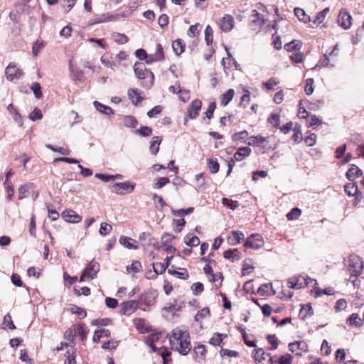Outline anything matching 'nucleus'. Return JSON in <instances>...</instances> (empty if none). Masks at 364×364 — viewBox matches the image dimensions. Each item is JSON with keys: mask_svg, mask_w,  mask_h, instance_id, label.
I'll return each instance as SVG.
<instances>
[{"mask_svg": "<svg viewBox=\"0 0 364 364\" xmlns=\"http://www.w3.org/2000/svg\"><path fill=\"white\" fill-rule=\"evenodd\" d=\"M205 41L208 46H210L213 43V29L210 26H207V27L205 28Z\"/></svg>", "mask_w": 364, "mask_h": 364, "instance_id": "nucleus-48", "label": "nucleus"}, {"mask_svg": "<svg viewBox=\"0 0 364 364\" xmlns=\"http://www.w3.org/2000/svg\"><path fill=\"white\" fill-rule=\"evenodd\" d=\"M295 282L296 284H299L301 285V289L304 287L309 286V283L307 282L308 279L311 280V278L309 277H303V276H296L294 277Z\"/></svg>", "mask_w": 364, "mask_h": 364, "instance_id": "nucleus-52", "label": "nucleus"}, {"mask_svg": "<svg viewBox=\"0 0 364 364\" xmlns=\"http://www.w3.org/2000/svg\"><path fill=\"white\" fill-rule=\"evenodd\" d=\"M269 287L271 288L272 291V294H275V291H274L271 283L262 284L257 290L258 294L261 296L269 295L270 293L269 292Z\"/></svg>", "mask_w": 364, "mask_h": 364, "instance_id": "nucleus-37", "label": "nucleus"}, {"mask_svg": "<svg viewBox=\"0 0 364 364\" xmlns=\"http://www.w3.org/2000/svg\"><path fill=\"white\" fill-rule=\"evenodd\" d=\"M139 306V301L136 300H130L122 302L120 304V314L122 315H131Z\"/></svg>", "mask_w": 364, "mask_h": 364, "instance_id": "nucleus-9", "label": "nucleus"}, {"mask_svg": "<svg viewBox=\"0 0 364 364\" xmlns=\"http://www.w3.org/2000/svg\"><path fill=\"white\" fill-rule=\"evenodd\" d=\"M250 154V148L247 146L239 148L234 154V159H232L228 161V169L227 171V176H229L231 173L233 166H235V161H240L245 157L249 156Z\"/></svg>", "mask_w": 364, "mask_h": 364, "instance_id": "nucleus-5", "label": "nucleus"}, {"mask_svg": "<svg viewBox=\"0 0 364 364\" xmlns=\"http://www.w3.org/2000/svg\"><path fill=\"white\" fill-rule=\"evenodd\" d=\"M162 137L160 136H155L152 138L151 142H150V152L156 155L159 150V146L161 143Z\"/></svg>", "mask_w": 364, "mask_h": 364, "instance_id": "nucleus-23", "label": "nucleus"}, {"mask_svg": "<svg viewBox=\"0 0 364 364\" xmlns=\"http://www.w3.org/2000/svg\"><path fill=\"white\" fill-rule=\"evenodd\" d=\"M184 240L186 245L191 247L198 246L200 244V240L197 236L190 237L189 235H186Z\"/></svg>", "mask_w": 364, "mask_h": 364, "instance_id": "nucleus-40", "label": "nucleus"}, {"mask_svg": "<svg viewBox=\"0 0 364 364\" xmlns=\"http://www.w3.org/2000/svg\"><path fill=\"white\" fill-rule=\"evenodd\" d=\"M223 334L215 333L213 334L210 340V343L213 346H220L223 341ZM224 337H227V335H224Z\"/></svg>", "mask_w": 364, "mask_h": 364, "instance_id": "nucleus-45", "label": "nucleus"}, {"mask_svg": "<svg viewBox=\"0 0 364 364\" xmlns=\"http://www.w3.org/2000/svg\"><path fill=\"white\" fill-rule=\"evenodd\" d=\"M4 185L8 193V198L9 200H11L14 194L12 182L10 180H5Z\"/></svg>", "mask_w": 364, "mask_h": 364, "instance_id": "nucleus-57", "label": "nucleus"}, {"mask_svg": "<svg viewBox=\"0 0 364 364\" xmlns=\"http://www.w3.org/2000/svg\"><path fill=\"white\" fill-rule=\"evenodd\" d=\"M112 37H113L114 41L119 44H124L128 41L127 36L123 33H114L112 35Z\"/></svg>", "mask_w": 364, "mask_h": 364, "instance_id": "nucleus-47", "label": "nucleus"}, {"mask_svg": "<svg viewBox=\"0 0 364 364\" xmlns=\"http://www.w3.org/2000/svg\"><path fill=\"white\" fill-rule=\"evenodd\" d=\"M3 324L5 325L9 329L13 330L16 328V326L12 321L11 316L9 314L4 316Z\"/></svg>", "mask_w": 364, "mask_h": 364, "instance_id": "nucleus-62", "label": "nucleus"}, {"mask_svg": "<svg viewBox=\"0 0 364 364\" xmlns=\"http://www.w3.org/2000/svg\"><path fill=\"white\" fill-rule=\"evenodd\" d=\"M313 84H314V80L312 78H308L306 80L304 91L307 95H310L313 93V92L314 90Z\"/></svg>", "mask_w": 364, "mask_h": 364, "instance_id": "nucleus-59", "label": "nucleus"}, {"mask_svg": "<svg viewBox=\"0 0 364 364\" xmlns=\"http://www.w3.org/2000/svg\"><path fill=\"white\" fill-rule=\"evenodd\" d=\"M7 109L11 115H12L15 122H16L20 127H23V121L21 115L18 113V110L14 107L13 104H9L7 107Z\"/></svg>", "mask_w": 364, "mask_h": 364, "instance_id": "nucleus-24", "label": "nucleus"}, {"mask_svg": "<svg viewBox=\"0 0 364 364\" xmlns=\"http://www.w3.org/2000/svg\"><path fill=\"white\" fill-rule=\"evenodd\" d=\"M164 58L163 47L161 44H157L155 53L149 55L148 64L162 60Z\"/></svg>", "mask_w": 364, "mask_h": 364, "instance_id": "nucleus-17", "label": "nucleus"}, {"mask_svg": "<svg viewBox=\"0 0 364 364\" xmlns=\"http://www.w3.org/2000/svg\"><path fill=\"white\" fill-rule=\"evenodd\" d=\"M135 184L129 181L114 183L112 186V192L119 195H124L132 193L134 189Z\"/></svg>", "mask_w": 364, "mask_h": 364, "instance_id": "nucleus-6", "label": "nucleus"}, {"mask_svg": "<svg viewBox=\"0 0 364 364\" xmlns=\"http://www.w3.org/2000/svg\"><path fill=\"white\" fill-rule=\"evenodd\" d=\"M31 184H24L18 188V199L22 200L24 198L28 197L29 194V190L31 188Z\"/></svg>", "mask_w": 364, "mask_h": 364, "instance_id": "nucleus-36", "label": "nucleus"}, {"mask_svg": "<svg viewBox=\"0 0 364 364\" xmlns=\"http://www.w3.org/2000/svg\"><path fill=\"white\" fill-rule=\"evenodd\" d=\"M134 72L137 78L144 80L149 78V83L151 85L154 80L153 73L146 69L144 63L136 62L134 65Z\"/></svg>", "mask_w": 364, "mask_h": 364, "instance_id": "nucleus-4", "label": "nucleus"}, {"mask_svg": "<svg viewBox=\"0 0 364 364\" xmlns=\"http://www.w3.org/2000/svg\"><path fill=\"white\" fill-rule=\"evenodd\" d=\"M251 18L250 26L254 31L260 28L264 24V18L262 14L255 9L252 11Z\"/></svg>", "mask_w": 364, "mask_h": 364, "instance_id": "nucleus-11", "label": "nucleus"}, {"mask_svg": "<svg viewBox=\"0 0 364 364\" xmlns=\"http://www.w3.org/2000/svg\"><path fill=\"white\" fill-rule=\"evenodd\" d=\"M172 259V257H167L164 263H156L153 264V268L154 269V277H156L158 274H162L166 271L168 268L170 260Z\"/></svg>", "mask_w": 364, "mask_h": 364, "instance_id": "nucleus-21", "label": "nucleus"}, {"mask_svg": "<svg viewBox=\"0 0 364 364\" xmlns=\"http://www.w3.org/2000/svg\"><path fill=\"white\" fill-rule=\"evenodd\" d=\"M182 304L178 302L177 300H173V302H168L163 308L162 311L164 315L166 313H171L174 315L177 311L181 309Z\"/></svg>", "mask_w": 364, "mask_h": 364, "instance_id": "nucleus-15", "label": "nucleus"}, {"mask_svg": "<svg viewBox=\"0 0 364 364\" xmlns=\"http://www.w3.org/2000/svg\"><path fill=\"white\" fill-rule=\"evenodd\" d=\"M128 96L132 100V102L136 105L142 100L140 96L139 90L138 89L131 88L128 90Z\"/></svg>", "mask_w": 364, "mask_h": 364, "instance_id": "nucleus-27", "label": "nucleus"}, {"mask_svg": "<svg viewBox=\"0 0 364 364\" xmlns=\"http://www.w3.org/2000/svg\"><path fill=\"white\" fill-rule=\"evenodd\" d=\"M223 257L225 259L232 260V262L241 259L240 252L237 249H229L225 251L223 253Z\"/></svg>", "mask_w": 364, "mask_h": 364, "instance_id": "nucleus-22", "label": "nucleus"}, {"mask_svg": "<svg viewBox=\"0 0 364 364\" xmlns=\"http://www.w3.org/2000/svg\"><path fill=\"white\" fill-rule=\"evenodd\" d=\"M266 141V138L262 136H252L247 139L245 143L249 146H259Z\"/></svg>", "mask_w": 364, "mask_h": 364, "instance_id": "nucleus-25", "label": "nucleus"}, {"mask_svg": "<svg viewBox=\"0 0 364 364\" xmlns=\"http://www.w3.org/2000/svg\"><path fill=\"white\" fill-rule=\"evenodd\" d=\"M100 264L92 259L87 264L82 271L80 278V282H83L85 279L90 280L94 279L97 277V273L100 272Z\"/></svg>", "mask_w": 364, "mask_h": 364, "instance_id": "nucleus-3", "label": "nucleus"}, {"mask_svg": "<svg viewBox=\"0 0 364 364\" xmlns=\"http://www.w3.org/2000/svg\"><path fill=\"white\" fill-rule=\"evenodd\" d=\"M294 14L297 16L300 21L304 23H308L311 21L309 16L306 15L304 10L301 8H295Z\"/></svg>", "mask_w": 364, "mask_h": 364, "instance_id": "nucleus-33", "label": "nucleus"}, {"mask_svg": "<svg viewBox=\"0 0 364 364\" xmlns=\"http://www.w3.org/2000/svg\"><path fill=\"white\" fill-rule=\"evenodd\" d=\"M346 268L351 277H357L360 275L363 271V262L360 257L356 255H350L346 262Z\"/></svg>", "mask_w": 364, "mask_h": 364, "instance_id": "nucleus-2", "label": "nucleus"}, {"mask_svg": "<svg viewBox=\"0 0 364 364\" xmlns=\"http://www.w3.org/2000/svg\"><path fill=\"white\" fill-rule=\"evenodd\" d=\"M264 240L259 234H252L247 237L245 247L254 250H259L264 245Z\"/></svg>", "mask_w": 364, "mask_h": 364, "instance_id": "nucleus-8", "label": "nucleus"}, {"mask_svg": "<svg viewBox=\"0 0 364 364\" xmlns=\"http://www.w3.org/2000/svg\"><path fill=\"white\" fill-rule=\"evenodd\" d=\"M321 67H334V64H331L328 56L324 55L323 58L318 61L314 68L318 69Z\"/></svg>", "mask_w": 364, "mask_h": 364, "instance_id": "nucleus-41", "label": "nucleus"}, {"mask_svg": "<svg viewBox=\"0 0 364 364\" xmlns=\"http://www.w3.org/2000/svg\"><path fill=\"white\" fill-rule=\"evenodd\" d=\"M23 71L18 68L15 64L11 63L6 68L5 75L8 80L12 81L14 79H19L23 76Z\"/></svg>", "mask_w": 364, "mask_h": 364, "instance_id": "nucleus-10", "label": "nucleus"}, {"mask_svg": "<svg viewBox=\"0 0 364 364\" xmlns=\"http://www.w3.org/2000/svg\"><path fill=\"white\" fill-rule=\"evenodd\" d=\"M202 107V102L200 100H193L188 107L187 115L190 119H196L199 115Z\"/></svg>", "mask_w": 364, "mask_h": 364, "instance_id": "nucleus-12", "label": "nucleus"}, {"mask_svg": "<svg viewBox=\"0 0 364 364\" xmlns=\"http://www.w3.org/2000/svg\"><path fill=\"white\" fill-rule=\"evenodd\" d=\"M75 328H70L68 330H67L65 333L64 338L65 340L69 341V343H65L64 344L61 343V347L58 348V350H60L63 349V346L68 347L71 346L73 347V345L74 344V339L75 336Z\"/></svg>", "mask_w": 364, "mask_h": 364, "instance_id": "nucleus-19", "label": "nucleus"}, {"mask_svg": "<svg viewBox=\"0 0 364 364\" xmlns=\"http://www.w3.org/2000/svg\"><path fill=\"white\" fill-rule=\"evenodd\" d=\"M62 215L65 221L70 223H78L82 220L81 216L72 210H66L63 212Z\"/></svg>", "mask_w": 364, "mask_h": 364, "instance_id": "nucleus-16", "label": "nucleus"}, {"mask_svg": "<svg viewBox=\"0 0 364 364\" xmlns=\"http://www.w3.org/2000/svg\"><path fill=\"white\" fill-rule=\"evenodd\" d=\"M119 242L123 246L126 247L129 249H137V246L134 245V242H136L135 240H133L130 237L121 236L119 238Z\"/></svg>", "mask_w": 364, "mask_h": 364, "instance_id": "nucleus-30", "label": "nucleus"}, {"mask_svg": "<svg viewBox=\"0 0 364 364\" xmlns=\"http://www.w3.org/2000/svg\"><path fill=\"white\" fill-rule=\"evenodd\" d=\"M362 175V170L354 164L351 165V167L346 172V177L350 181H353L354 180L361 176Z\"/></svg>", "mask_w": 364, "mask_h": 364, "instance_id": "nucleus-20", "label": "nucleus"}, {"mask_svg": "<svg viewBox=\"0 0 364 364\" xmlns=\"http://www.w3.org/2000/svg\"><path fill=\"white\" fill-rule=\"evenodd\" d=\"M94 106L97 111L107 115L114 113L112 109L107 105H104L97 101L94 102Z\"/></svg>", "mask_w": 364, "mask_h": 364, "instance_id": "nucleus-31", "label": "nucleus"}, {"mask_svg": "<svg viewBox=\"0 0 364 364\" xmlns=\"http://www.w3.org/2000/svg\"><path fill=\"white\" fill-rule=\"evenodd\" d=\"M42 117L41 110L38 108H35L29 114V119L32 121L41 119Z\"/></svg>", "mask_w": 364, "mask_h": 364, "instance_id": "nucleus-54", "label": "nucleus"}, {"mask_svg": "<svg viewBox=\"0 0 364 364\" xmlns=\"http://www.w3.org/2000/svg\"><path fill=\"white\" fill-rule=\"evenodd\" d=\"M208 167L209 171L212 173H216L219 171V164L216 159H208Z\"/></svg>", "mask_w": 364, "mask_h": 364, "instance_id": "nucleus-42", "label": "nucleus"}, {"mask_svg": "<svg viewBox=\"0 0 364 364\" xmlns=\"http://www.w3.org/2000/svg\"><path fill=\"white\" fill-rule=\"evenodd\" d=\"M348 322L350 326L355 327H361L363 326V320L359 317L358 314H352L348 318Z\"/></svg>", "mask_w": 364, "mask_h": 364, "instance_id": "nucleus-34", "label": "nucleus"}, {"mask_svg": "<svg viewBox=\"0 0 364 364\" xmlns=\"http://www.w3.org/2000/svg\"><path fill=\"white\" fill-rule=\"evenodd\" d=\"M46 44L41 39L38 38L33 44L32 48V53L34 56H37L39 52L45 47Z\"/></svg>", "mask_w": 364, "mask_h": 364, "instance_id": "nucleus-38", "label": "nucleus"}, {"mask_svg": "<svg viewBox=\"0 0 364 364\" xmlns=\"http://www.w3.org/2000/svg\"><path fill=\"white\" fill-rule=\"evenodd\" d=\"M194 208L190 207L187 209H180V210H172V213L175 216H183L185 215L191 213L193 212Z\"/></svg>", "mask_w": 364, "mask_h": 364, "instance_id": "nucleus-56", "label": "nucleus"}, {"mask_svg": "<svg viewBox=\"0 0 364 364\" xmlns=\"http://www.w3.org/2000/svg\"><path fill=\"white\" fill-rule=\"evenodd\" d=\"M301 42L297 40H294L284 45V49L288 52H292L294 50L298 51L301 48Z\"/></svg>", "mask_w": 364, "mask_h": 364, "instance_id": "nucleus-29", "label": "nucleus"}, {"mask_svg": "<svg viewBox=\"0 0 364 364\" xmlns=\"http://www.w3.org/2000/svg\"><path fill=\"white\" fill-rule=\"evenodd\" d=\"M289 349L291 352L294 353L296 355H301V353L297 352L298 350L306 352L308 350V345L305 341H296L289 344Z\"/></svg>", "mask_w": 364, "mask_h": 364, "instance_id": "nucleus-13", "label": "nucleus"}, {"mask_svg": "<svg viewBox=\"0 0 364 364\" xmlns=\"http://www.w3.org/2000/svg\"><path fill=\"white\" fill-rule=\"evenodd\" d=\"M234 23V18L231 15L225 14L221 20L220 28L224 32H229L233 28Z\"/></svg>", "mask_w": 364, "mask_h": 364, "instance_id": "nucleus-14", "label": "nucleus"}, {"mask_svg": "<svg viewBox=\"0 0 364 364\" xmlns=\"http://www.w3.org/2000/svg\"><path fill=\"white\" fill-rule=\"evenodd\" d=\"M188 338L189 335L187 331H182L178 328L173 329L169 338L171 349L182 355H187L191 350Z\"/></svg>", "mask_w": 364, "mask_h": 364, "instance_id": "nucleus-1", "label": "nucleus"}, {"mask_svg": "<svg viewBox=\"0 0 364 364\" xmlns=\"http://www.w3.org/2000/svg\"><path fill=\"white\" fill-rule=\"evenodd\" d=\"M168 272L171 274L176 276L179 279H186L188 278V273L186 269H183V272L178 271H172L171 269H168Z\"/></svg>", "mask_w": 364, "mask_h": 364, "instance_id": "nucleus-53", "label": "nucleus"}, {"mask_svg": "<svg viewBox=\"0 0 364 364\" xmlns=\"http://www.w3.org/2000/svg\"><path fill=\"white\" fill-rule=\"evenodd\" d=\"M292 360V356L290 354H286L284 355H282L279 360V364H291Z\"/></svg>", "mask_w": 364, "mask_h": 364, "instance_id": "nucleus-64", "label": "nucleus"}, {"mask_svg": "<svg viewBox=\"0 0 364 364\" xmlns=\"http://www.w3.org/2000/svg\"><path fill=\"white\" fill-rule=\"evenodd\" d=\"M235 91L233 89H229L225 94L221 97V105L226 106L233 98Z\"/></svg>", "mask_w": 364, "mask_h": 364, "instance_id": "nucleus-35", "label": "nucleus"}, {"mask_svg": "<svg viewBox=\"0 0 364 364\" xmlns=\"http://www.w3.org/2000/svg\"><path fill=\"white\" fill-rule=\"evenodd\" d=\"M245 239V235L241 231H232L228 237V241L231 245H235L241 242Z\"/></svg>", "mask_w": 364, "mask_h": 364, "instance_id": "nucleus-18", "label": "nucleus"}, {"mask_svg": "<svg viewBox=\"0 0 364 364\" xmlns=\"http://www.w3.org/2000/svg\"><path fill=\"white\" fill-rule=\"evenodd\" d=\"M194 353L196 355L201 359L205 358V355L206 353V350L205 346L199 345L194 348Z\"/></svg>", "mask_w": 364, "mask_h": 364, "instance_id": "nucleus-55", "label": "nucleus"}, {"mask_svg": "<svg viewBox=\"0 0 364 364\" xmlns=\"http://www.w3.org/2000/svg\"><path fill=\"white\" fill-rule=\"evenodd\" d=\"M70 71L73 75L74 78L76 80L80 79L82 75V73L81 70H79L77 68H75L73 65L71 63V60H70V65H69Z\"/></svg>", "mask_w": 364, "mask_h": 364, "instance_id": "nucleus-61", "label": "nucleus"}, {"mask_svg": "<svg viewBox=\"0 0 364 364\" xmlns=\"http://www.w3.org/2000/svg\"><path fill=\"white\" fill-rule=\"evenodd\" d=\"M172 48L175 54L180 55L184 51L185 44L181 39H177L173 42Z\"/></svg>", "mask_w": 364, "mask_h": 364, "instance_id": "nucleus-32", "label": "nucleus"}, {"mask_svg": "<svg viewBox=\"0 0 364 364\" xmlns=\"http://www.w3.org/2000/svg\"><path fill=\"white\" fill-rule=\"evenodd\" d=\"M301 210L298 208H294L287 213V218L289 220H293L297 219L301 215Z\"/></svg>", "mask_w": 364, "mask_h": 364, "instance_id": "nucleus-49", "label": "nucleus"}, {"mask_svg": "<svg viewBox=\"0 0 364 364\" xmlns=\"http://www.w3.org/2000/svg\"><path fill=\"white\" fill-rule=\"evenodd\" d=\"M112 225H110L109 224H108L107 223H102L100 224L99 233L101 235L105 236V235L109 234L112 231Z\"/></svg>", "mask_w": 364, "mask_h": 364, "instance_id": "nucleus-50", "label": "nucleus"}, {"mask_svg": "<svg viewBox=\"0 0 364 364\" xmlns=\"http://www.w3.org/2000/svg\"><path fill=\"white\" fill-rule=\"evenodd\" d=\"M141 267L142 266L140 262L134 261L130 266L127 267V269L128 272H139Z\"/></svg>", "mask_w": 364, "mask_h": 364, "instance_id": "nucleus-60", "label": "nucleus"}, {"mask_svg": "<svg viewBox=\"0 0 364 364\" xmlns=\"http://www.w3.org/2000/svg\"><path fill=\"white\" fill-rule=\"evenodd\" d=\"M135 133L142 136H149L152 134V129L147 126H142L140 129L135 130Z\"/></svg>", "mask_w": 364, "mask_h": 364, "instance_id": "nucleus-44", "label": "nucleus"}, {"mask_svg": "<svg viewBox=\"0 0 364 364\" xmlns=\"http://www.w3.org/2000/svg\"><path fill=\"white\" fill-rule=\"evenodd\" d=\"M338 24L343 29H349L352 25V17L346 9H341L337 18Z\"/></svg>", "mask_w": 364, "mask_h": 364, "instance_id": "nucleus-7", "label": "nucleus"}, {"mask_svg": "<svg viewBox=\"0 0 364 364\" xmlns=\"http://www.w3.org/2000/svg\"><path fill=\"white\" fill-rule=\"evenodd\" d=\"M222 203L225 206H226V207H228V208H230V209H232L233 210L237 209L238 208V206H239V203H238L237 201L232 200H230V199H228V198H223Z\"/></svg>", "mask_w": 364, "mask_h": 364, "instance_id": "nucleus-46", "label": "nucleus"}, {"mask_svg": "<svg viewBox=\"0 0 364 364\" xmlns=\"http://www.w3.org/2000/svg\"><path fill=\"white\" fill-rule=\"evenodd\" d=\"M345 191L349 196H357L358 193V186L355 183H348L345 186Z\"/></svg>", "mask_w": 364, "mask_h": 364, "instance_id": "nucleus-43", "label": "nucleus"}, {"mask_svg": "<svg viewBox=\"0 0 364 364\" xmlns=\"http://www.w3.org/2000/svg\"><path fill=\"white\" fill-rule=\"evenodd\" d=\"M31 90H33L35 97L37 99H40L42 97L41 86L40 83L35 82L31 85Z\"/></svg>", "mask_w": 364, "mask_h": 364, "instance_id": "nucleus-51", "label": "nucleus"}, {"mask_svg": "<svg viewBox=\"0 0 364 364\" xmlns=\"http://www.w3.org/2000/svg\"><path fill=\"white\" fill-rule=\"evenodd\" d=\"M313 314V310L310 304H304L299 311V316L304 320Z\"/></svg>", "mask_w": 364, "mask_h": 364, "instance_id": "nucleus-28", "label": "nucleus"}, {"mask_svg": "<svg viewBox=\"0 0 364 364\" xmlns=\"http://www.w3.org/2000/svg\"><path fill=\"white\" fill-rule=\"evenodd\" d=\"M268 122L270 123L274 127H279V116L278 114L272 113L268 118Z\"/></svg>", "mask_w": 364, "mask_h": 364, "instance_id": "nucleus-58", "label": "nucleus"}, {"mask_svg": "<svg viewBox=\"0 0 364 364\" xmlns=\"http://www.w3.org/2000/svg\"><path fill=\"white\" fill-rule=\"evenodd\" d=\"M191 290L193 294L198 295L203 291V284L200 282L193 283L191 286Z\"/></svg>", "mask_w": 364, "mask_h": 364, "instance_id": "nucleus-63", "label": "nucleus"}, {"mask_svg": "<svg viewBox=\"0 0 364 364\" xmlns=\"http://www.w3.org/2000/svg\"><path fill=\"white\" fill-rule=\"evenodd\" d=\"M209 308L205 307L198 311L195 316V320L196 321H200L203 318L210 316Z\"/></svg>", "mask_w": 364, "mask_h": 364, "instance_id": "nucleus-39", "label": "nucleus"}, {"mask_svg": "<svg viewBox=\"0 0 364 364\" xmlns=\"http://www.w3.org/2000/svg\"><path fill=\"white\" fill-rule=\"evenodd\" d=\"M122 120L123 125L128 128H135L138 124V121L133 116H124Z\"/></svg>", "mask_w": 364, "mask_h": 364, "instance_id": "nucleus-26", "label": "nucleus"}]
</instances>
